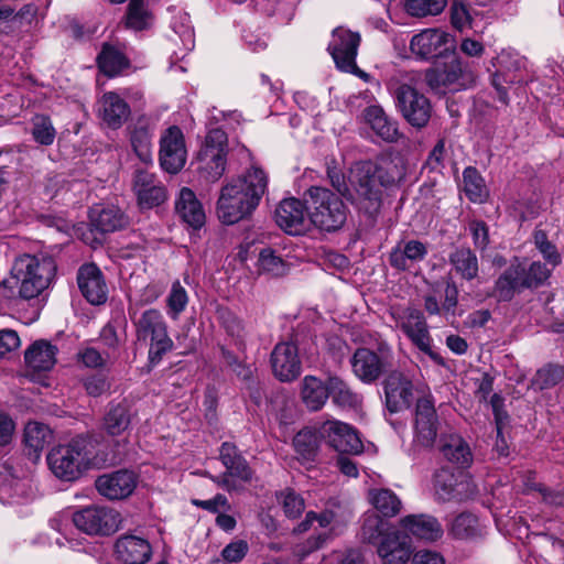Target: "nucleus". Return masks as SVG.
I'll use <instances>...</instances> for the list:
<instances>
[{"label":"nucleus","instance_id":"f257e3e1","mask_svg":"<svg viewBox=\"0 0 564 564\" xmlns=\"http://www.w3.org/2000/svg\"><path fill=\"white\" fill-rule=\"evenodd\" d=\"M404 163L399 155L386 154L372 162H358L349 172L348 185L330 175L333 186L364 209L375 208L380 199V186H390L404 176Z\"/></svg>","mask_w":564,"mask_h":564},{"label":"nucleus","instance_id":"f03ea898","mask_svg":"<svg viewBox=\"0 0 564 564\" xmlns=\"http://www.w3.org/2000/svg\"><path fill=\"white\" fill-rule=\"evenodd\" d=\"M268 174L252 165L220 188L216 212L223 224L232 225L249 217L268 191Z\"/></svg>","mask_w":564,"mask_h":564},{"label":"nucleus","instance_id":"7ed1b4c3","mask_svg":"<svg viewBox=\"0 0 564 564\" xmlns=\"http://www.w3.org/2000/svg\"><path fill=\"white\" fill-rule=\"evenodd\" d=\"M55 272L53 258L23 254L15 259L10 278L3 281V285L11 290L18 289L23 299H34L50 286Z\"/></svg>","mask_w":564,"mask_h":564},{"label":"nucleus","instance_id":"20e7f679","mask_svg":"<svg viewBox=\"0 0 564 564\" xmlns=\"http://www.w3.org/2000/svg\"><path fill=\"white\" fill-rule=\"evenodd\" d=\"M47 464L57 478L65 481L76 480L97 464L94 444L88 437H75L54 447L47 455Z\"/></svg>","mask_w":564,"mask_h":564},{"label":"nucleus","instance_id":"39448f33","mask_svg":"<svg viewBox=\"0 0 564 564\" xmlns=\"http://www.w3.org/2000/svg\"><path fill=\"white\" fill-rule=\"evenodd\" d=\"M417 79V74L400 73L391 77L387 86L406 122L423 128L429 123L433 108L430 99L415 87Z\"/></svg>","mask_w":564,"mask_h":564},{"label":"nucleus","instance_id":"423d86ee","mask_svg":"<svg viewBox=\"0 0 564 564\" xmlns=\"http://www.w3.org/2000/svg\"><path fill=\"white\" fill-rule=\"evenodd\" d=\"M307 210L312 224L325 231L338 230L347 219V207L341 198L324 187L308 189Z\"/></svg>","mask_w":564,"mask_h":564},{"label":"nucleus","instance_id":"0eeeda50","mask_svg":"<svg viewBox=\"0 0 564 564\" xmlns=\"http://www.w3.org/2000/svg\"><path fill=\"white\" fill-rule=\"evenodd\" d=\"M135 337L139 343L149 344V359L158 364L164 354L172 350L173 340L167 334L163 314L156 308L144 310L133 318Z\"/></svg>","mask_w":564,"mask_h":564},{"label":"nucleus","instance_id":"6e6552de","mask_svg":"<svg viewBox=\"0 0 564 564\" xmlns=\"http://www.w3.org/2000/svg\"><path fill=\"white\" fill-rule=\"evenodd\" d=\"M551 270L541 262H532L525 269L518 258L496 282V295L499 300L509 301L513 295L525 288H536L550 276Z\"/></svg>","mask_w":564,"mask_h":564},{"label":"nucleus","instance_id":"1a4fd4ad","mask_svg":"<svg viewBox=\"0 0 564 564\" xmlns=\"http://www.w3.org/2000/svg\"><path fill=\"white\" fill-rule=\"evenodd\" d=\"M391 315L395 322L397 328L401 329L415 347L426 354L436 364H443L441 355L432 349V338L425 317L420 310L411 306L392 308Z\"/></svg>","mask_w":564,"mask_h":564},{"label":"nucleus","instance_id":"9d476101","mask_svg":"<svg viewBox=\"0 0 564 564\" xmlns=\"http://www.w3.org/2000/svg\"><path fill=\"white\" fill-rule=\"evenodd\" d=\"M75 527L88 535H110L117 532L122 523L121 513L112 508L90 506L78 510L72 516Z\"/></svg>","mask_w":564,"mask_h":564},{"label":"nucleus","instance_id":"9b49d317","mask_svg":"<svg viewBox=\"0 0 564 564\" xmlns=\"http://www.w3.org/2000/svg\"><path fill=\"white\" fill-rule=\"evenodd\" d=\"M438 431V416L431 395L422 397L415 405L414 440L413 444L419 448H431L436 440Z\"/></svg>","mask_w":564,"mask_h":564},{"label":"nucleus","instance_id":"f8f14e48","mask_svg":"<svg viewBox=\"0 0 564 564\" xmlns=\"http://www.w3.org/2000/svg\"><path fill=\"white\" fill-rule=\"evenodd\" d=\"M186 158L187 151L183 132L176 126L167 128L160 139L159 160L162 169L175 174L183 169Z\"/></svg>","mask_w":564,"mask_h":564},{"label":"nucleus","instance_id":"ddd939ff","mask_svg":"<svg viewBox=\"0 0 564 564\" xmlns=\"http://www.w3.org/2000/svg\"><path fill=\"white\" fill-rule=\"evenodd\" d=\"M132 191L140 209H152L165 203L167 192L153 173L145 169H137L132 180Z\"/></svg>","mask_w":564,"mask_h":564},{"label":"nucleus","instance_id":"4468645a","mask_svg":"<svg viewBox=\"0 0 564 564\" xmlns=\"http://www.w3.org/2000/svg\"><path fill=\"white\" fill-rule=\"evenodd\" d=\"M359 43V33L341 26L334 30L328 51L339 69L345 72H354L356 69Z\"/></svg>","mask_w":564,"mask_h":564},{"label":"nucleus","instance_id":"2eb2a0df","mask_svg":"<svg viewBox=\"0 0 564 564\" xmlns=\"http://www.w3.org/2000/svg\"><path fill=\"white\" fill-rule=\"evenodd\" d=\"M319 435L340 453L359 454L362 452V442L357 431L340 421H327L319 429Z\"/></svg>","mask_w":564,"mask_h":564},{"label":"nucleus","instance_id":"dca6fc26","mask_svg":"<svg viewBox=\"0 0 564 564\" xmlns=\"http://www.w3.org/2000/svg\"><path fill=\"white\" fill-rule=\"evenodd\" d=\"M275 223L290 235H302L312 224L307 207L296 198H288L279 204L275 209Z\"/></svg>","mask_w":564,"mask_h":564},{"label":"nucleus","instance_id":"f3484780","mask_svg":"<svg viewBox=\"0 0 564 564\" xmlns=\"http://www.w3.org/2000/svg\"><path fill=\"white\" fill-rule=\"evenodd\" d=\"M451 35L441 29H425L410 41V51L420 59H431L451 50Z\"/></svg>","mask_w":564,"mask_h":564},{"label":"nucleus","instance_id":"a211bd4d","mask_svg":"<svg viewBox=\"0 0 564 564\" xmlns=\"http://www.w3.org/2000/svg\"><path fill=\"white\" fill-rule=\"evenodd\" d=\"M495 67L492 74V85L498 93V98L502 102L508 101V90L506 85L520 80L518 70L520 68V58L511 50H502L491 62Z\"/></svg>","mask_w":564,"mask_h":564},{"label":"nucleus","instance_id":"6ab92c4d","mask_svg":"<svg viewBox=\"0 0 564 564\" xmlns=\"http://www.w3.org/2000/svg\"><path fill=\"white\" fill-rule=\"evenodd\" d=\"M272 372L283 382L295 380L301 375V360L294 343L282 341L275 345L271 352Z\"/></svg>","mask_w":564,"mask_h":564},{"label":"nucleus","instance_id":"aec40b11","mask_svg":"<svg viewBox=\"0 0 564 564\" xmlns=\"http://www.w3.org/2000/svg\"><path fill=\"white\" fill-rule=\"evenodd\" d=\"M113 554L122 564H147L152 556V546L145 538L126 533L116 540Z\"/></svg>","mask_w":564,"mask_h":564},{"label":"nucleus","instance_id":"412c9836","mask_svg":"<svg viewBox=\"0 0 564 564\" xmlns=\"http://www.w3.org/2000/svg\"><path fill=\"white\" fill-rule=\"evenodd\" d=\"M138 477L129 470H118L101 475L96 480L98 492L109 500L128 498L135 489Z\"/></svg>","mask_w":564,"mask_h":564},{"label":"nucleus","instance_id":"4be33fe9","mask_svg":"<svg viewBox=\"0 0 564 564\" xmlns=\"http://www.w3.org/2000/svg\"><path fill=\"white\" fill-rule=\"evenodd\" d=\"M466 77L463 62L455 56L442 66L429 69L425 75L427 85L436 90L442 88L459 89L466 85Z\"/></svg>","mask_w":564,"mask_h":564},{"label":"nucleus","instance_id":"5701e85b","mask_svg":"<svg viewBox=\"0 0 564 564\" xmlns=\"http://www.w3.org/2000/svg\"><path fill=\"white\" fill-rule=\"evenodd\" d=\"M382 564H406L413 556L411 542L399 531L386 533L377 546Z\"/></svg>","mask_w":564,"mask_h":564},{"label":"nucleus","instance_id":"b1692460","mask_svg":"<svg viewBox=\"0 0 564 564\" xmlns=\"http://www.w3.org/2000/svg\"><path fill=\"white\" fill-rule=\"evenodd\" d=\"M128 102L116 91L105 93L98 100V116L111 129L121 128L130 118Z\"/></svg>","mask_w":564,"mask_h":564},{"label":"nucleus","instance_id":"393cba45","mask_svg":"<svg viewBox=\"0 0 564 564\" xmlns=\"http://www.w3.org/2000/svg\"><path fill=\"white\" fill-rule=\"evenodd\" d=\"M399 524L409 535L429 543L438 541L444 533L438 520L424 513L405 516Z\"/></svg>","mask_w":564,"mask_h":564},{"label":"nucleus","instance_id":"a878e982","mask_svg":"<svg viewBox=\"0 0 564 564\" xmlns=\"http://www.w3.org/2000/svg\"><path fill=\"white\" fill-rule=\"evenodd\" d=\"M78 286L87 301L99 305L107 300V285L101 271L95 264L83 265L77 275Z\"/></svg>","mask_w":564,"mask_h":564},{"label":"nucleus","instance_id":"bb28decb","mask_svg":"<svg viewBox=\"0 0 564 564\" xmlns=\"http://www.w3.org/2000/svg\"><path fill=\"white\" fill-rule=\"evenodd\" d=\"M386 401L391 412L408 408L413 397V384L401 372H392L384 384Z\"/></svg>","mask_w":564,"mask_h":564},{"label":"nucleus","instance_id":"cd10ccee","mask_svg":"<svg viewBox=\"0 0 564 564\" xmlns=\"http://www.w3.org/2000/svg\"><path fill=\"white\" fill-rule=\"evenodd\" d=\"M351 366L354 373L364 382L376 381L384 371L386 361L375 351L368 348H359L355 351Z\"/></svg>","mask_w":564,"mask_h":564},{"label":"nucleus","instance_id":"c85d7f7f","mask_svg":"<svg viewBox=\"0 0 564 564\" xmlns=\"http://www.w3.org/2000/svg\"><path fill=\"white\" fill-rule=\"evenodd\" d=\"M175 212L184 223L195 229L205 224L204 207L196 194L188 187L180 189L175 199Z\"/></svg>","mask_w":564,"mask_h":564},{"label":"nucleus","instance_id":"c756f323","mask_svg":"<svg viewBox=\"0 0 564 564\" xmlns=\"http://www.w3.org/2000/svg\"><path fill=\"white\" fill-rule=\"evenodd\" d=\"M31 482L28 478H19L8 464L0 465V500L12 503L31 495Z\"/></svg>","mask_w":564,"mask_h":564},{"label":"nucleus","instance_id":"7c9ffc66","mask_svg":"<svg viewBox=\"0 0 564 564\" xmlns=\"http://www.w3.org/2000/svg\"><path fill=\"white\" fill-rule=\"evenodd\" d=\"M90 225L98 231L107 234L122 229L128 225V217L115 205H96L89 212Z\"/></svg>","mask_w":564,"mask_h":564},{"label":"nucleus","instance_id":"2f4dec72","mask_svg":"<svg viewBox=\"0 0 564 564\" xmlns=\"http://www.w3.org/2000/svg\"><path fill=\"white\" fill-rule=\"evenodd\" d=\"M440 451L444 458L459 468L469 467L473 462L468 444L458 434H444L441 437Z\"/></svg>","mask_w":564,"mask_h":564},{"label":"nucleus","instance_id":"473e14b6","mask_svg":"<svg viewBox=\"0 0 564 564\" xmlns=\"http://www.w3.org/2000/svg\"><path fill=\"white\" fill-rule=\"evenodd\" d=\"M365 121L375 133L384 141L393 142L398 139L397 123L389 119L380 106H369L364 111Z\"/></svg>","mask_w":564,"mask_h":564},{"label":"nucleus","instance_id":"72a5a7b5","mask_svg":"<svg viewBox=\"0 0 564 564\" xmlns=\"http://www.w3.org/2000/svg\"><path fill=\"white\" fill-rule=\"evenodd\" d=\"M301 398L307 409L321 410L328 399V380L324 383L314 376H306L302 381Z\"/></svg>","mask_w":564,"mask_h":564},{"label":"nucleus","instance_id":"f704fd0d","mask_svg":"<svg viewBox=\"0 0 564 564\" xmlns=\"http://www.w3.org/2000/svg\"><path fill=\"white\" fill-rule=\"evenodd\" d=\"M57 349L47 341L34 343L25 352V361L35 371H48L56 362Z\"/></svg>","mask_w":564,"mask_h":564},{"label":"nucleus","instance_id":"c9c22d12","mask_svg":"<svg viewBox=\"0 0 564 564\" xmlns=\"http://www.w3.org/2000/svg\"><path fill=\"white\" fill-rule=\"evenodd\" d=\"M426 252V247L421 241L410 240L403 247L398 246L393 249L390 262L394 268L405 270L411 263L423 260Z\"/></svg>","mask_w":564,"mask_h":564},{"label":"nucleus","instance_id":"e433bc0d","mask_svg":"<svg viewBox=\"0 0 564 564\" xmlns=\"http://www.w3.org/2000/svg\"><path fill=\"white\" fill-rule=\"evenodd\" d=\"M51 441L52 431L47 425L40 422H29L25 425L24 444L30 455L33 454L37 458Z\"/></svg>","mask_w":564,"mask_h":564},{"label":"nucleus","instance_id":"4c0bfd02","mask_svg":"<svg viewBox=\"0 0 564 564\" xmlns=\"http://www.w3.org/2000/svg\"><path fill=\"white\" fill-rule=\"evenodd\" d=\"M485 525L473 513H460L452 522L449 534L458 540H471L481 536Z\"/></svg>","mask_w":564,"mask_h":564},{"label":"nucleus","instance_id":"58836bf2","mask_svg":"<svg viewBox=\"0 0 564 564\" xmlns=\"http://www.w3.org/2000/svg\"><path fill=\"white\" fill-rule=\"evenodd\" d=\"M328 397L332 401L344 409H357L361 404V397L348 387V384L338 377L328 378Z\"/></svg>","mask_w":564,"mask_h":564},{"label":"nucleus","instance_id":"ea45409f","mask_svg":"<svg viewBox=\"0 0 564 564\" xmlns=\"http://www.w3.org/2000/svg\"><path fill=\"white\" fill-rule=\"evenodd\" d=\"M369 501L384 517H394L401 510V500L390 489H372Z\"/></svg>","mask_w":564,"mask_h":564},{"label":"nucleus","instance_id":"a19ab883","mask_svg":"<svg viewBox=\"0 0 564 564\" xmlns=\"http://www.w3.org/2000/svg\"><path fill=\"white\" fill-rule=\"evenodd\" d=\"M293 446L299 459L311 462L317 454L319 436L311 429H303L294 436Z\"/></svg>","mask_w":564,"mask_h":564},{"label":"nucleus","instance_id":"79ce46f5","mask_svg":"<svg viewBox=\"0 0 564 564\" xmlns=\"http://www.w3.org/2000/svg\"><path fill=\"white\" fill-rule=\"evenodd\" d=\"M258 271L273 276H280L288 272L290 262L282 259L271 248H263L258 256Z\"/></svg>","mask_w":564,"mask_h":564},{"label":"nucleus","instance_id":"37998d69","mask_svg":"<svg viewBox=\"0 0 564 564\" xmlns=\"http://www.w3.org/2000/svg\"><path fill=\"white\" fill-rule=\"evenodd\" d=\"M196 160L197 169L208 181L215 182L225 173L227 155H208L206 152H198Z\"/></svg>","mask_w":564,"mask_h":564},{"label":"nucleus","instance_id":"c03bdc74","mask_svg":"<svg viewBox=\"0 0 564 564\" xmlns=\"http://www.w3.org/2000/svg\"><path fill=\"white\" fill-rule=\"evenodd\" d=\"M98 65L104 74L112 77L128 67V61L122 53L106 45L98 56Z\"/></svg>","mask_w":564,"mask_h":564},{"label":"nucleus","instance_id":"a18cd8bd","mask_svg":"<svg viewBox=\"0 0 564 564\" xmlns=\"http://www.w3.org/2000/svg\"><path fill=\"white\" fill-rule=\"evenodd\" d=\"M130 424V415L124 404L111 406L104 419V430L112 436L122 434Z\"/></svg>","mask_w":564,"mask_h":564},{"label":"nucleus","instance_id":"49530a36","mask_svg":"<svg viewBox=\"0 0 564 564\" xmlns=\"http://www.w3.org/2000/svg\"><path fill=\"white\" fill-rule=\"evenodd\" d=\"M455 475L448 469H441L434 475V491L440 500L446 501L460 496Z\"/></svg>","mask_w":564,"mask_h":564},{"label":"nucleus","instance_id":"de8ad7c7","mask_svg":"<svg viewBox=\"0 0 564 564\" xmlns=\"http://www.w3.org/2000/svg\"><path fill=\"white\" fill-rule=\"evenodd\" d=\"M464 191L473 203H482L488 196L484 178L475 167H466L463 173Z\"/></svg>","mask_w":564,"mask_h":564},{"label":"nucleus","instance_id":"09e8293b","mask_svg":"<svg viewBox=\"0 0 564 564\" xmlns=\"http://www.w3.org/2000/svg\"><path fill=\"white\" fill-rule=\"evenodd\" d=\"M153 23L152 13L145 8L142 0H131L128 6L126 24L134 31L148 29Z\"/></svg>","mask_w":564,"mask_h":564},{"label":"nucleus","instance_id":"8fccbe9b","mask_svg":"<svg viewBox=\"0 0 564 564\" xmlns=\"http://www.w3.org/2000/svg\"><path fill=\"white\" fill-rule=\"evenodd\" d=\"M130 142L140 161L145 165L152 164V133L147 128H135L131 133Z\"/></svg>","mask_w":564,"mask_h":564},{"label":"nucleus","instance_id":"3c124183","mask_svg":"<svg viewBox=\"0 0 564 564\" xmlns=\"http://www.w3.org/2000/svg\"><path fill=\"white\" fill-rule=\"evenodd\" d=\"M226 470L227 471L217 479V484L228 491L237 488L234 478L241 481H250L252 478V471L242 457L235 460L231 466H227Z\"/></svg>","mask_w":564,"mask_h":564},{"label":"nucleus","instance_id":"603ef678","mask_svg":"<svg viewBox=\"0 0 564 564\" xmlns=\"http://www.w3.org/2000/svg\"><path fill=\"white\" fill-rule=\"evenodd\" d=\"M451 262L454 265L456 272L464 279L471 280L477 275V258L469 249L456 250L451 256Z\"/></svg>","mask_w":564,"mask_h":564},{"label":"nucleus","instance_id":"864d4df0","mask_svg":"<svg viewBox=\"0 0 564 564\" xmlns=\"http://www.w3.org/2000/svg\"><path fill=\"white\" fill-rule=\"evenodd\" d=\"M188 304V294L180 281L172 284L171 291L166 297V312L171 319H178L180 315L186 310Z\"/></svg>","mask_w":564,"mask_h":564},{"label":"nucleus","instance_id":"5fc2aeb1","mask_svg":"<svg viewBox=\"0 0 564 564\" xmlns=\"http://www.w3.org/2000/svg\"><path fill=\"white\" fill-rule=\"evenodd\" d=\"M31 133L34 141L42 145L53 144L56 137V130L51 119L43 115H37L32 119Z\"/></svg>","mask_w":564,"mask_h":564},{"label":"nucleus","instance_id":"6e6d98bb","mask_svg":"<svg viewBox=\"0 0 564 564\" xmlns=\"http://www.w3.org/2000/svg\"><path fill=\"white\" fill-rule=\"evenodd\" d=\"M564 379V367L547 365L535 373L532 386L539 390L554 387Z\"/></svg>","mask_w":564,"mask_h":564},{"label":"nucleus","instance_id":"4d7b16f0","mask_svg":"<svg viewBox=\"0 0 564 564\" xmlns=\"http://www.w3.org/2000/svg\"><path fill=\"white\" fill-rule=\"evenodd\" d=\"M446 7V0H406V12L413 17L437 15Z\"/></svg>","mask_w":564,"mask_h":564},{"label":"nucleus","instance_id":"13d9d810","mask_svg":"<svg viewBox=\"0 0 564 564\" xmlns=\"http://www.w3.org/2000/svg\"><path fill=\"white\" fill-rule=\"evenodd\" d=\"M173 31L180 36L185 50L191 51L194 47V30L191 24L189 15L186 12L178 11L171 21Z\"/></svg>","mask_w":564,"mask_h":564},{"label":"nucleus","instance_id":"bf43d9fd","mask_svg":"<svg viewBox=\"0 0 564 564\" xmlns=\"http://www.w3.org/2000/svg\"><path fill=\"white\" fill-rule=\"evenodd\" d=\"M198 152H206L208 155H227V134L221 129L210 130Z\"/></svg>","mask_w":564,"mask_h":564},{"label":"nucleus","instance_id":"052dcab7","mask_svg":"<svg viewBox=\"0 0 564 564\" xmlns=\"http://www.w3.org/2000/svg\"><path fill=\"white\" fill-rule=\"evenodd\" d=\"M276 498L285 516L289 518L299 517L305 509L304 499L291 489L280 491Z\"/></svg>","mask_w":564,"mask_h":564},{"label":"nucleus","instance_id":"680f3d73","mask_svg":"<svg viewBox=\"0 0 564 564\" xmlns=\"http://www.w3.org/2000/svg\"><path fill=\"white\" fill-rule=\"evenodd\" d=\"M533 241L535 248L540 251L547 263L552 267H556L561 263V254L556 247L547 239L546 234L543 230L534 231Z\"/></svg>","mask_w":564,"mask_h":564},{"label":"nucleus","instance_id":"e2e57ef3","mask_svg":"<svg viewBox=\"0 0 564 564\" xmlns=\"http://www.w3.org/2000/svg\"><path fill=\"white\" fill-rule=\"evenodd\" d=\"M383 525L384 523L379 516L373 513L367 514L361 527L362 539L369 543H375L378 538L384 535L382 534Z\"/></svg>","mask_w":564,"mask_h":564},{"label":"nucleus","instance_id":"0e129e2a","mask_svg":"<svg viewBox=\"0 0 564 564\" xmlns=\"http://www.w3.org/2000/svg\"><path fill=\"white\" fill-rule=\"evenodd\" d=\"M334 521V513L330 511L316 514L315 512H307L305 520L295 529L297 533L306 532L314 522L318 523L321 529L328 528Z\"/></svg>","mask_w":564,"mask_h":564},{"label":"nucleus","instance_id":"69168bd1","mask_svg":"<svg viewBox=\"0 0 564 564\" xmlns=\"http://www.w3.org/2000/svg\"><path fill=\"white\" fill-rule=\"evenodd\" d=\"M249 545L245 540H235L224 547L221 556L226 562H240L248 553Z\"/></svg>","mask_w":564,"mask_h":564},{"label":"nucleus","instance_id":"338daca9","mask_svg":"<svg viewBox=\"0 0 564 564\" xmlns=\"http://www.w3.org/2000/svg\"><path fill=\"white\" fill-rule=\"evenodd\" d=\"M452 24L455 29L463 31L471 28V17L465 4L454 2L452 6Z\"/></svg>","mask_w":564,"mask_h":564},{"label":"nucleus","instance_id":"774afa93","mask_svg":"<svg viewBox=\"0 0 564 564\" xmlns=\"http://www.w3.org/2000/svg\"><path fill=\"white\" fill-rule=\"evenodd\" d=\"M20 337L12 329L0 330V357L4 358L20 347Z\"/></svg>","mask_w":564,"mask_h":564}]
</instances>
